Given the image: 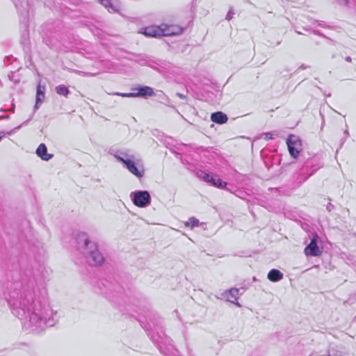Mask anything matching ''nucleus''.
Wrapping results in <instances>:
<instances>
[{"label":"nucleus","instance_id":"14","mask_svg":"<svg viewBox=\"0 0 356 356\" xmlns=\"http://www.w3.org/2000/svg\"><path fill=\"white\" fill-rule=\"evenodd\" d=\"M164 36H170L181 34L183 31V29L176 25H166L162 24Z\"/></svg>","mask_w":356,"mask_h":356},{"label":"nucleus","instance_id":"32","mask_svg":"<svg viewBox=\"0 0 356 356\" xmlns=\"http://www.w3.org/2000/svg\"><path fill=\"white\" fill-rule=\"evenodd\" d=\"M326 209L330 212L334 209V205L331 203H328L326 206Z\"/></svg>","mask_w":356,"mask_h":356},{"label":"nucleus","instance_id":"9","mask_svg":"<svg viewBox=\"0 0 356 356\" xmlns=\"http://www.w3.org/2000/svg\"><path fill=\"white\" fill-rule=\"evenodd\" d=\"M111 154L117 159L118 161L123 163L124 165L125 161L134 159L136 156V155L129 149L115 150Z\"/></svg>","mask_w":356,"mask_h":356},{"label":"nucleus","instance_id":"3","mask_svg":"<svg viewBox=\"0 0 356 356\" xmlns=\"http://www.w3.org/2000/svg\"><path fill=\"white\" fill-rule=\"evenodd\" d=\"M77 248L83 254L87 262L91 266H99L104 261L102 254L99 252L97 245L89 239L86 233L77 234Z\"/></svg>","mask_w":356,"mask_h":356},{"label":"nucleus","instance_id":"39","mask_svg":"<svg viewBox=\"0 0 356 356\" xmlns=\"http://www.w3.org/2000/svg\"><path fill=\"white\" fill-rule=\"evenodd\" d=\"M10 118V116L8 115H3V116H1V120L2 119H8Z\"/></svg>","mask_w":356,"mask_h":356},{"label":"nucleus","instance_id":"6","mask_svg":"<svg viewBox=\"0 0 356 356\" xmlns=\"http://www.w3.org/2000/svg\"><path fill=\"white\" fill-rule=\"evenodd\" d=\"M130 198L138 207L145 208L150 205L151 196L147 191H136L130 193Z\"/></svg>","mask_w":356,"mask_h":356},{"label":"nucleus","instance_id":"10","mask_svg":"<svg viewBox=\"0 0 356 356\" xmlns=\"http://www.w3.org/2000/svg\"><path fill=\"white\" fill-rule=\"evenodd\" d=\"M139 33L144 34L146 36L158 38L163 36V27L159 26H149L141 29Z\"/></svg>","mask_w":356,"mask_h":356},{"label":"nucleus","instance_id":"28","mask_svg":"<svg viewBox=\"0 0 356 356\" xmlns=\"http://www.w3.org/2000/svg\"><path fill=\"white\" fill-rule=\"evenodd\" d=\"M44 92H45V86H41L40 84H39L37 87V92L36 93H41V92L44 93Z\"/></svg>","mask_w":356,"mask_h":356},{"label":"nucleus","instance_id":"12","mask_svg":"<svg viewBox=\"0 0 356 356\" xmlns=\"http://www.w3.org/2000/svg\"><path fill=\"white\" fill-rule=\"evenodd\" d=\"M172 64L169 62L158 60H153L149 63V67L157 70L158 72L163 73L168 71L171 68Z\"/></svg>","mask_w":356,"mask_h":356},{"label":"nucleus","instance_id":"20","mask_svg":"<svg viewBox=\"0 0 356 356\" xmlns=\"http://www.w3.org/2000/svg\"><path fill=\"white\" fill-rule=\"evenodd\" d=\"M283 276V273L280 270L273 268L268 272L267 277L270 281L276 282L281 280Z\"/></svg>","mask_w":356,"mask_h":356},{"label":"nucleus","instance_id":"36","mask_svg":"<svg viewBox=\"0 0 356 356\" xmlns=\"http://www.w3.org/2000/svg\"><path fill=\"white\" fill-rule=\"evenodd\" d=\"M345 60L348 62V63H351L352 62V58L350 56H346L345 58Z\"/></svg>","mask_w":356,"mask_h":356},{"label":"nucleus","instance_id":"30","mask_svg":"<svg viewBox=\"0 0 356 356\" xmlns=\"http://www.w3.org/2000/svg\"><path fill=\"white\" fill-rule=\"evenodd\" d=\"M312 32L315 35H318L321 37L326 38L325 35L323 33H321L319 31L313 30V31H312Z\"/></svg>","mask_w":356,"mask_h":356},{"label":"nucleus","instance_id":"49","mask_svg":"<svg viewBox=\"0 0 356 356\" xmlns=\"http://www.w3.org/2000/svg\"><path fill=\"white\" fill-rule=\"evenodd\" d=\"M10 111L14 112V108H11Z\"/></svg>","mask_w":356,"mask_h":356},{"label":"nucleus","instance_id":"2","mask_svg":"<svg viewBox=\"0 0 356 356\" xmlns=\"http://www.w3.org/2000/svg\"><path fill=\"white\" fill-rule=\"evenodd\" d=\"M140 325L149 332L152 341L156 345L159 350L165 356H179L178 351L170 343V339L167 337L163 331L157 325L154 324L151 319L147 321L145 325L139 320Z\"/></svg>","mask_w":356,"mask_h":356},{"label":"nucleus","instance_id":"17","mask_svg":"<svg viewBox=\"0 0 356 356\" xmlns=\"http://www.w3.org/2000/svg\"><path fill=\"white\" fill-rule=\"evenodd\" d=\"M211 120L216 124H223L228 121V117L222 111H216L211 113Z\"/></svg>","mask_w":356,"mask_h":356},{"label":"nucleus","instance_id":"7","mask_svg":"<svg viewBox=\"0 0 356 356\" xmlns=\"http://www.w3.org/2000/svg\"><path fill=\"white\" fill-rule=\"evenodd\" d=\"M126 168L138 178H142L144 176L145 170L143 161L135 156L134 159L127 161L124 165Z\"/></svg>","mask_w":356,"mask_h":356},{"label":"nucleus","instance_id":"15","mask_svg":"<svg viewBox=\"0 0 356 356\" xmlns=\"http://www.w3.org/2000/svg\"><path fill=\"white\" fill-rule=\"evenodd\" d=\"M314 167L316 168L312 170V172L307 176V177L313 175L318 169L321 167L320 157L318 156H314V157L307 159L305 163L304 168H308Z\"/></svg>","mask_w":356,"mask_h":356},{"label":"nucleus","instance_id":"23","mask_svg":"<svg viewBox=\"0 0 356 356\" xmlns=\"http://www.w3.org/2000/svg\"><path fill=\"white\" fill-rule=\"evenodd\" d=\"M56 91L58 95H63L65 97H67L70 93L68 88L65 86H63V85H59V86H56Z\"/></svg>","mask_w":356,"mask_h":356},{"label":"nucleus","instance_id":"26","mask_svg":"<svg viewBox=\"0 0 356 356\" xmlns=\"http://www.w3.org/2000/svg\"><path fill=\"white\" fill-rule=\"evenodd\" d=\"M327 356H343L340 351L336 350L334 349H330L327 351Z\"/></svg>","mask_w":356,"mask_h":356},{"label":"nucleus","instance_id":"21","mask_svg":"<svg viewBox=\"0 0 356 356\" xmlns=\"http://www.w3.org/2000/svg\"><path fill=\"white\" fill-rule=\"evenodd\" d=\"M202 154L206 158V162H209L215 158L216 152L212 147H207L204 149L202 146Z\"/></svg>","mask_w":356,"mask_h":356},{"label":"nucleus","instance_id":"4","mask_svg":"<svg viewBox=\"0 0 356 356\" xmlns=\"http://www.w3.org/2000/svg\"><path fill=\"white\" fill-rule=\"evenodd\" d=\"M221 96L220 86L207 77H202V101L215 102L217 95Z\"/></svg>","mask_w":356,"mask_h":356},{"label":"nucleus","instance_id":"46","mask_svg":"<svg viewBox=\"0 0 356 356\" xmlns=\"http://www.w3.org/2000/svg\"><path fill=\"white\" fill-rule=\"evenodd\" d=\"M252 280H253L254 282L257 281V278H256L255 277H253Z\"/></svg>","mask_w":356,"mask_h":356},{"label":"nucleus","instance_id":"51","mask_svg":"<svg viewBox=\"0 0 356 356\" xmlns=\"http://www.w3.org/2000/svg\"><path fill=\"white\" fill-rule=\"evenodd\" d=\"M171 151L173 152V153H176V152L173 149H171Z\"/></svg>","mask_w":356,"mask_h":356},{"label":"nucleus","instance_id":"27","mask_svg":"<svg viewBox=\"0 0 356 356\" xmlns=\"http://www.w3.org/2000/svg\"><path fill=\"white\" fill-rule=\"evenodd\" d=\"M113 95L121 96L123 97H135L134 92H129V93H121V92H115Z\"/></svg>","mask_w":356,"mask_h":356},{"label":"nucleus","instance_id":"16","mask_svg":"<svg viewBox=\"0 0 356 356\" xmlns=\"http://www.w3.org/2000/svg\"><path fill=\"white\" fill-rule=\"evenodd\" d=\"M222 296L227 301L239 305L238 303L236 302L238 298V289L231 288L229 290L225 291Z\"/></svg>","mask_w":356,"mask_h":356},{"label":"nucleus","instance_id":"5","mask_svg":"<svg viewBox=\"0 0 356 356\" xmlns=\"http://www.w3.org/2000/svg\"><path fill=\"white\" fill-rule=\"evenodd\" d=\"M202 180L205 181L211 186H216L219 188H224L231 193L236 192V186L223 181L218 175L213 173H207L202 170Z\"/></svg>","mask_w":356,"mask_h":356},{"label":"nucleus","instance_id":"29","mask_svg":"<svg viewBox=\"0 0 356 356\" xmlns=\"http://www.w3.org/2000/svg\"><path fill=\"white\" fill-rule=\"evenodd\" d=\"M76 73H84V76H93L95 75V74H92V73H90V72H85L79 71V70H76Z\"/></svg>","mask_w":356,"mask_h":356},{"label":"nucleus","instance_id":"19","mask_svg":"<svg viewBox=\"0 0 356 356\" xmlns=\"http://www.w3.org/2000/svg\"><path fill=\"white\" fill-rule=\"evenodd\" d=\"M99 2L108 9L109 12L118 13L120 6L118 2H112L111 0H98Z\"/></svg>","mask_w":356,"mask_h":356},{"label":"nucleus","instance_id":"42","mask_svg":"<svg viewBox=\"0 0 356 356\" xmlns=\"http://www.w3.org/2000/svg\"><path fill=\"white\" fill-rule=\"evenodd\" d=\"M197 0H193V5H195V6H197Z\"/></svg>","mask_w":356,"mask_h":356},{"label":"nucleus","instance_id":"11","mask_svg":"<svg viewBox=\"0 0 356 356\" xmlns=\"http://www.w3.org/2000/svg\"><path fill=\"white\" fill-rule=\"evenodd\" d=\"M316 237L317 236L313 237L310 243L305 247L304 252L306 255L316 257L321 254V251L317 244Z\"/></svg>","mask_w":356,"mask_h":356},{"label":"nucleus","instance_id":"1","mask_svg":"<svg viewBox=\"0 0 356 356\" xmlns=\"http://www.w3.org/2000/svg\"><path fill=\"white\" fill-rule=\"evenodd\" d=\"M7 301L13 314L29 332L39 334L56 323V312H54L48 299L45 297L36 298L31 290L15 288L8 292Z\"/></svg>","mask_w":356,"mask_h":356},{"label":"nucleus","instance_id":"45","mask_svg":"<svg viewBox=\"0 0 356 356\" xmlns=\"http://www.w3.org/2000/svg\"><path fill=\"white\" fill-rule=\"evenodd\" d=\"M214 232H215V229H214V228L211 229V233H210V234H213V233H214Z\"/></svg>","mask_w":356,"mask_h":356},{"label":"nucleus","instance_id":"41","mask_svg":"<svg viewBox=\"0 0 356 356\" xmlns=\"http://www.w3.org/2000/svg\"><path fill=\"white\" fill-rule=\"evenodd\" d=\"M344 134L346 135V136H345V137H346V138H348V136H349L348 131V130H346V131H344Z\"/></svg>","mask_w":356,"mask_h":356},{"label":"nucleus","instance_id":"34","mask_svg":"<svg viewBox=\"0 0 356 356\" xmlns=\"http://www.w3.org/2000/svg\"><path fill=\"white\" fill-rule=\"evenodd\" d=\"M307 68H308V66H307V65H305V64H302V65L300 66V67L298 68V70H300V69L305 70V69H307Z\"/></svg>","mask_w":356,"mask_h":356},{"label":"nucleus","instance_id":"44","mask_svg":"<svg viewBox=\"0 0 356 356\" xmlns=\"http://www.w3.org/2000/svg\"><path fill=\"white\" fill-rule=\"evenodd\" d=\"M204 225H206V223H204V222H202V223H201L202 229H206V228H205V227H204Z\"/></svg>","mask_w":356,"mask_h":356},{"label":"nucleus","instance_id":"31","mask_svg":"<svg viewBox=\"0 0 356 356\" xmlns=\"http://www.w3.org/2000/svg\"><path fill=\"white\" fill-rule=\"evenodd\" d=\"M265 135V139L266 140H270V139H273V135L271 133H266L264 134Z\"/></svg>","mask_w":356,"mask_h":356},{"label":"nucleus","instance_id":"25","mask_svg":"<svg viewBox=\"0 0 356 356\" xmlns=\"http://www.w3.org/2000/svg\"><path fill=\"white\" fill-rule=\"evenodd\" d=\"M186 227H197L199 225V220L194 217L190 218L188 221L185 222Z\"/></svg>","mask_w":356,"mask_h":356},{"label":"nucleus","instance_id":"48","mask_svg":"<svg viewBox=\"0 0 356 356\" xmlns=\"http://www.w3.org/2000/svg\"><path fill=\"white\" fill-rule=\"evenodd\" d=\"M78 74H80V75H82V76H84V73H77Z\"/></svg>","mask_w":356,"mask_h":356},{"label":"nucleus","instance_id":"35","mask_svg":"<svg viewBox=\"0 0 356 356\" xmlns=\"http://www.w3.org/2000/svg\"><path fill=\"white\" fill-rule=\"evenodd\" d=\"M176 95L178 96L179 97L181 98V99H184L186 97L184 95L181 94L179 92L176 93Z\"/></svg>","mask_w":356,"mask_h":356},{"label":"nucleus","instance_id":"50","mask_svg":"<svg viewBox=\"0 0 356 356\" xmlns=\"http://www.w3.org/2000/svg\"><path fill=\"white\" fill-rule=\"evenodd\" d=\"M21 126L17 127L15 129H18Z\"/></svg>","mask_w":356,"mask_h":356},{"label":"nucleus","instance_id":"47","mask_svg":"<svg viewBox=\"0 0 356 356\" xmlns=\"http://www.w3.org/2000/svg\"><path fill=\"white\" fill-rule=\"evenodd\" d=\"M296 32L298 34H302L300 31H296Z\"/></svg>","mask_w":356,"mask_h":356},{"label":"nucleus","instance_id":"40","mask_svg":"<svg viewBox=\"0 0 356 356\" xmlns=\"http://www.w3.org/2000/svg\"><path fill=\"white\" fill-rule=\"evenodd\" d=\"M303 29L305 30V31H313L312 29H311L310 28H308V27H303Z\"/></svg>","mask_w":356,"mask_h":356},{"label":"nucleus","instance_id":"18","mask_svg":"<svg viewBox=\"0 0 356 356\" xmlns=\"http://www.w3.org/2000/svg\"><path fill=\"white\" fill-rule=\"evenodd\" d=\"M36 154L43 161H49L54 156L53 154L47 153V146L44 143L38 147Z\"/></svg>","mask_w":356,"mask_h":356},{"label":"nucleus","instance_id":"37","mask_svg":"<svg viewBox=\"0 0 356 356\" xmlns=\"http://www.w3.org/2000/svg\"><path fill=\"white\" fill-rule=\"evenodd\" d=\"M347 138L344 137L341 140V142H340V147H341L343 145V144L345 143L346 140Z\"/></svg>","mask_w":356,"mask_h":356},{"label":"nucleus","instance_id":"24","mask_svg":"<svg viewBox=\"0 0 356 356\" xmlns=\"http://www.w3.org/2000/svg\"><path fill=\"white\" fill-rule=\"evenodd\" d=\"M44 99V93H36V102L33 108V113L39 108V104H41Z\"/></svg>","mask_w":356,"mask_h":356},{"label":"nucleus","instance_id":"43","mask_svg":"<svg viewBox=\"0 0 356 356\" xmlns=\"http://www.w3.org/2000/svg\"><path fill=\"white\" fill-rule=\"evenodd\" d=\"M33 115V113L32 114L31 118L28 120H26V122H24V123L22 124H25L28 121H29L32 118Z\"/></svg>","mask_w":356,"mask_h":356},{"label":"nucleus","instance_id":"38","mask_svg":"<svg viewBox=\"0 0 356 356\" xmlns=\"http://www.w3.org/2000/svg\"><path fill=\"white\" fill-rule=\"evenodd\" d=\"M318 26H322V27H326L325 22H323V21L318 23Z\"/></svg>","mask_w":356,"mask_h":356},{"label":"nucleus","instance_id":"33","mask_svg":"<svg viewBox=\"0 0 356 356\" xmlns=\"http://www.w3.org/2000/svg\"><path fill=\"white\" fill-rule=\"evenodd\" d=\"M232 15L233 13L231 11H229L226 16V19L230 20L232 18Z\"/></svg>","mask_w":356,"mask_h":356},{"label":"nucleus","instance_id":"13","mask_svg":"<svg viewBox=\"0 0 356 356\" xmlns=\"http://www.w3.org/2000/svg\"><path fill=\"white\" fill-rule=\"evenodd\" d=\"M135 94V97H152L154 95L153 88L149 86H143L134 88L132 89Z\"/></svg>","mask_w":356,"mask_h":356},{"label":"nucleus","instance_id":"8","mask_svg":"<svg viewBox=\"0 0 356 356\" xmlns=\"http://www.w3.org/2000/svg\"><path fill=\"white\" fill-rule=\"evenodd\" d=\"M286 143L290 155L293 158H297L300 153L298 146L301 145L300 140L295 136H291L287 139Z\"/></svg>","mask_w":356,"mask_h":356},{"label":"nucleus","instance_id":"22","mask_svg":"<svg viewBox=\"0 0 356 356\" xmlns=\"http://www.w3.org/2000/svg\"><path fill=\"white\" fill-rule=\"evenodd\" d=\"M134 60L140 65H147L149 67V63H152V59L147 56L144 54H139L136 56Z\"/></svg>","mask_w":356,"mask_h":356}]
</instances>
